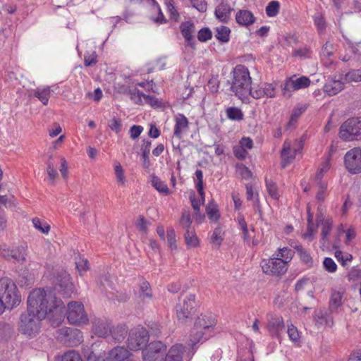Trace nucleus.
I'll use <instances>...</instances> for the list:
<instances>
[{
    "label": "nucleus",
    "instance_id": "1",
    "mask_svg": "<svg viewBox=\"0 0 361 361\" xmlns=\"http://www.w3.org/2000/svg\"><path fill=\"white\" fill-rule=\"evenodd\" d=\"M27 303V310L20 315L18 331L27 338H33L39 333L43 319L59 324L63 317V302L50 290H33L28 295Z\"/></svg>",
    "mask_w": 361,
    "mask_h": 361
},
{
    "label": "nucleus",
    "instance_id": "2",
    "mask_svg": "<svg viewBox=\"0 0 361 361\" xmlns=\"http://www.w3.org/2000/svg\"><path fill=\"white\" fill-rule=\"evenodd\" d=\"M216 324V317L212 313L202 314L196 319L189 341L192 350L199 342L203 343L213 336Z\"/></svg>",
    "mask_w": 361,
    "mask_h": 361
},
{
    "label": "nucleus",
    "instance_id": "3",
    "mask_svg": "<svg viewBox=\"0 0 361 361\" xmlns=\"http://www.w3.org/2000/svg\"><path fill=\"white\" fill-rule=\"evenodd\" d=\"M231 91L241 100L248 98L250 93L252 78L248 68L244 65H237L231 72Z\"/></svg>",
    "mask_w": 361,
    "mask_h": 361
},
{
    "label": "nucleus",
    "instance_id": "4",
    "mask_svg": "<svg viewBox=\"0 0 361 361\" xmlns=\"http://www.w3.org/2000/svg\"><path fill=\"white\" fill-rule=\"evenodd\" d=\"M0 299L4 310H12L21 302V295L14 281L8 277L0 279Z\"/></svg>",
    "mask_w": 361,
    "mask_h": 361
},
{
    "label": "nucleus",
    "instance_id": "5",
    "mask_svg": "<svg viewBox=\"0 0 361 361\" xmlns=\"http://www.w3.org/2000/svg\"><path fill=\"white\" fill-rule=\"evenodd\" d=\"M63 305H65L63 304ZM64 310L63 317L61 322L63 320L65 315H66L68 322L71 324L83 325L89 321L84 305L80 302L71 301L68 303L67 310L66 306H64Z\"/></svg>",
    "mask_w": 361,
    "mask_h": 361
},
{
    "label": "nucleus",
    "instance_id": "6",
    "mask_svg": "<svg viewBox=\"0 0 361 361\" xmlns=\"http://www.w3.org/2000/svg\"><path fill=\"white\" fill-rule=\"evenodd\" d=\"M340 137L345 141L361 140V118H350L340 127Z\"/></svg>",
    "mask_w": 361,
    "mask_h": 361
},
{
    "label": "nucleus",
    "instance_id": "7",
    "mask_svg": "<svg viewBox=\"0 0 361 361\" xmlns=\"http://www.w3.org/2000/svg\"><path fill=\"white\" fill-rule=\"evenodd\" d=\"M57 333V339L69 347L76 346L83 341L82 333L78 329L63 327L59 329Z\"/></svg>",
    "mask_w": 361,
    "mask_h": 361
},
{
    "label": "nucleus",
    "instance_id": "8",
    "mask_svg": "<svg viewBox=\"0 0 361 361\" xmlns=\"http://www.w3.org/2000/svg\"><path fill=\"white\" fill-rule=\"evenodd\" d=\"M195 295L190 294L176 306V317L179 322L184 324L190 319L195 312Z\"/></svg>",
    "mask_w": 361,
    "mask_h": 361
},
{
    "label": "nucleus",
    "instance_id": "9",
    "mask_svg": "<svg viewBox=\"0 0 361 361\" xmlns=\"http://www.w3.org/2000/svg\"><path fill=\"white\" fill-rule=\"evenodd\" d=\"M166 351V345L162 342H151L142 352L143 361H164Z\"/></svg>",
    "mask_w": 361,
    "mask_h": 361
},
{
    "label": "nucleus",
    "instance_id": "10",
    "mask_svg": "<svg viewBox=\"0 0 361 361\" xmlns=\"http://www.w3.org/2000/svg\"><path fill=\"white\" fill-rule=\"evenodd\" d=\"M286 264V261L279 257L262 259L260 263L263 272L273 276H279L285 274L288 269Z\"/></svg>",
    "mask_w": 361,
    "mask_h": 361
},
{
    "label": "nucleus",
    "instance_id": "11",
    "mask_svg": "<svg viewBox=\"0 0 361 361\" xmlns=\"http://www.w3.org/2000/svg\"><path fill=\"white\" fill-rule=\"evenodd\" d=\"M344 163L346 169L352 174L361 172V149L355 147L345 154Z\"/></svg>",
    "mask_w": 361,
    "mask_h": 361
},
{
    "label": "nucleus",
    "instance_id": "12",
    "mask_svg": "<svg viewBox=\"0 0 361 361\" xmlns=\"http://www.w3.org/2000/svg\"><path fill=\"white\" fill-rule=\"evenodd\" d=\"M149 331L142 327L130 334L128 338V346L130 350H137L146 346L149 341Z\"/></svg>",
    "mask_w": 361,
    "mask_h": 361
},
{
    "label": "nucleus",
    "instance_id": "13",
    "mask_svg": "<svg viewBox=\"0 0 361 361\" xmlns=\"http://www.w3.org/2000/svg\"><path fill=\"white\" fill-rule=\"evenodd\" d=\"M55 290L61 293L63 297L68 298L73 292V284L70 275L64 271L59 273L55 278Z\"/></svg>",
    "mask_w": 361,
    "mask_h": 361
},
{
    "label": "nucleus",
    "instance_id": "14",
    "mask_svg": "<svg viewBox=\"0 0 361 361\" xmlns=\"http://www.w3.org/2000/svg\"><path fill=\"white\" fill-rule=\"evenodd\" d=\"M180 32L185 39V46L192 49H196V40L195 38V25L192 20L183 21L179 26Z\"/></svg>",
    "mask_w": 361,
    "mask_h": 361
},
{
    "label": "nucleus",
    "instance_id": "15",
    "mask_svg": "<svg viewBox=\"0 0 361 361\" xmlns=\"http://www.w3.org/2000/svg\"><path fill=\"white\" fill-rule=\"evenodd\" d=\"M0 255L4 258L8 259L11 258L18 262L25 259V250L22 246L10 249L6 245H1Z\"/></svg>",
    "mask_w": 361,
    "mask_h": 361
},
{
    "label": "nucleus",
    "instance_id": "16",
    "mask_svg": "<svg viewBox=\"0 0 361 361\" xmlns=\"http://www.w3.org/2000/svg\"><path fill=\"white\" fill-rule=\"evenodd\" d=\"M267 328L273 337H279L280 331L285 329L283 317L272 314H268Z\"/></svg>",
    "mask_w": 361,
    "mask_h": 361
},
{
    "label": "nucleus",
    "instance_id": "17",
    "mask_svg": "<svg viewBox=\"0 0 361 361\" xmlns=\"http://www.w3.org/2000/svg\"><path fill=\"white\" fill-rule=\"evenodd\" d=\"M111 323L105 319H94L92 322V331L99 337L106 338L111 331Z\"/></svg>",
    "mask_w": 361,
    "mask_h": 361
},
{
    "label": "nucleus",
    "instance_id": "18",
    "mask_svg": "<svg viewBox=\"0 0 361 361\" xmlns=\"http://www.w3.org/2000/svg\"><path fill=\"white\" fill-rule=\"evenodd\" d=\"M130 359H133L130 351L123 346H116L110 350L106 361H125Z\"/></svg>",
    "mask_w": 361,
    "mask_h": 361
},
{
    "label": "nucleus",
    "instance_id": "19",
    "mask_svg": "<svg viewBox=\"0 0 361 361\" xmlns=\"http://www.w3.org/2000/svg\"><path fill=\"white\" fill-rule=\"evenodd\" d=\"M175 121L173 135L180 139L182 133L188 128L189 122L186 116L182 114L176 116Z\"/></svg>",
    "mask_w": 361,
    "mask_h": 361
},
{
    "label": "nucleus",
    "instance_id": "20",
    "mask_svg": "<svg viewBox=\"0 0 361 361\" xmlns=\"http://www.w3.org/2000/svg\"><path fill=\"white\" fill-rule=\"evenodd\" d=\"M233 9L228 3L222 1L215 8V16L221 22L226 23L230 18L231 12Z\"/></svg>",
    "mask_w": 361,
    "mask_h": 361
},
{
    "label": "nucleus",
    "instance_id": "21",
    "mask_svg": "<svg viewBox=\"0 0 361 361\" xmlns=\"http://www.w3.org/2000/svg\"><path fill=\"white\" fill-rule=\"evenodd\" d=\"M344 88V83L340 80L331 79L323 87L324 91L329 96L336 95Z\"/></svg>",
    "mask_w": 361,
    "mask_h": 361
},
{
    "label": "nucleus",
    "instance_id": "22",
    "mask_svg": "<svg viewBox=\"0 0 361 361\" xmlns=\"http://www.w3.org/2000/svg\"><path fill=\"white\" fill-rule=\"evenodd\" d=\"M236 22L243 26H249L255 23V17L247 10H240L235 15Z\"/></svg>",
    "mask_w": 361,
    "mask_h": 361
},
{
    "label": "nucleus",
    "instance_id": "23",
    "mask_svg": "<svg viewBox=\"0 0 361 361\" xmlns=\"http://www.w3.org/2000/svg\"><path fill=\"white\" fill-rule=\"evenodd\" d=\"M184 347L181 344L172 346L165 355L164 361H182Z\"/></svg>",
    "mask_w": 361,
    "mask_h": 361
},
{
    "label": "nucleus",
    "instance_id": "24",
    "mask_svg": "<svg viewBox=\"0 0 361 361\" xmlns=\"http://www.w3.org/2000/svg\"><path fill=\"white\" fill-rule=\"evenodd\" d=\"M128 334V328L126 325H118L116 326H111L110 335L112 338L117 341L121 342L124 340Z\"/></svg>",
    "mask_w": 361,
    "mask_h": 361
},
{
    "label": "nucleus",
    "instance_id": "25",
    "mask_svg": "<svg viewBox=\"0 0 361 361\" xmlns=\"http://www.w3.org/2000/svg\"><path fill=\"white\" fill-rule=\"evenodd\" d=\"M294 248L297 251L302 263H304L307 267H313V259L307 250L303 248L301 245H296Z\"/></svg>",
    "mask_w": 361,
    "mask_h": 361
},
{
    "label": "nucleus",
    "instance_id": "26",
    "mask_svg": "<svg viewBox=\"0 0 361 361\" xmlns=\"http://www.w3.org/2000/svg\"><path fill=\"white\" fill-rule=\"evenodd\" d=\"M183 235L185 244L188 248H195L199 246L200 240L194 229L187 230Z\"/></svg>",
    "mask_w": 361,
    "mask_h": 361
},
{
    "label": "nucleus",
    "instance_id": "27",
    "mask_svg": "<svg viewBox=\"0 0 361 361\" xmlns=\"http://www.w3.org/2000/svg\"><path fill=\"white\" fill-rule=\"evenodd\" d=\"M215 37L221 43H227L230 40L231 30L229 27L221 25L215 28Z\"/></svg>",
    "mask_w": 361,
    "mask_h": 361
},
{
    "label": "nucleus",
    "instance_id": "28",
    "mask_svg": "<svg viewBox=\"0 0 361 361\" xmlns=\"http://www.w3.org/2000/svg\"><path fill=\"white\" fill-rule=\"evenodd\" d=\"M151 183L152 185L159 192L163 193L164 195H169L170 193L167 185L164 181H162L158 176L152 175Z\"/></svg>",
    "mask_w": 361,
    "mask_h": 361
},
{
    "label": "nucleus",
    "instance_id": "29",
    "mask_svg": "<svg viewBox=\"0 0 361 361\" xmlns=\"http://www.w3.org/2000/svg\"><path fill=\"white\" fill-rule=\"evenodd\" d=\"M152 142L149 140H143V143L141 147L142 157L143 161V166L145 168H148L150 165L149 155L150 152Z\"/></svg>",
    "mask_w": 361,
    "mask_h": 361
},
{
    "label": "nucleus",
    "instance_id": "30",
    "mask_svg": "<svg viewBox=\"0 0 361 361\" xmlns=\"http://www.w3.org/2000/svg\"><path fill=\"white\" fill-rule=\"evenodd\" d=\"M140 298L145 301L146 299L151 300L153 297L150 284L147 281H142L140 285Z\"/></svg>",
    "mask_w": 361,
    "mask_h": 361
},
{
    "label": "nucleus",
    "instance_id": "31",
    "mask_svg": "<svg viewBox=\"0 0 361 361\" xmlns=\"http://www.w3.org/2000/svg\"><path fill=\"white\" fill-rule=\"evenodd\" d=\"M15 334V329L13 325L8 323L0 324V337L7 341Z\"/></svg>",
    "mask_w": 361,
    "mask_h": 361
},
{
    "label": "nucleus",
    "instance_id": "32",
    "mask_svg": "<svg viewBox=\"0 0 361 361\" xmlns=\"http://www.w3.org/2000/svg\"><path fill=\"white\" fill-rule=\"evenodd\" d=\"M197 181L195 182V188L201 197L202 203L204 202V183H203V172L202 170L197 169L195 173Z\"/></svg>",
    "mask_w": 361,
    "mask_h": 361
},
{
    "label": "nucleus",
    "instance_id": "33",
    "mask_svg": "<svg viewBox=\"0 0 361 361\" xmlns=\"http://www.w3.org/2000/svg\"><path fill=\"white\" fill-rule=\"evenodd\" d=\"M226 114L231 121H240L244 118V114L240 109L235 106H231L226 109Z\"/></svg>",
    "mask_w": 361,
    "mask_h": 361
},
{
    "label": "nucleus",
    "instance_id": "34",
    "mask_svg": "<svg viewBox=\"0 0 361 361\" xmlns=\"http://www.w3.org/2000/svg\"><path fill=\"white\" fill-rule=\"evenodd\" d=\"M206 213L209 219L214 222H216L220 218V214L218 206L214 202H210L206 207Z\"/></svg>",
    "mask_w": 361,
    "mask_h": 361
},
{
    "label": "nucleus",
    "instance_id": "35",
    "mask_svg": "<svg viewBox=\"0 0 361 361\" xmlns=\"http://www.w3.org/2000/svg\"><path fill=\"white\" fill-rule=\"evenodd\" d=\"M342 298L341 292L334 291L331 293L329 301V308L331 312L336 310L342 305Z\"/></svg>",
    "mask_w": 361,
    "mask_h": 361
},
{
    "label": "nucleus",
    "instance_id": "36",
    "mask_svg": "<svg viewBox=\"0 0 361 361\" xmlns=\"http://www.w3.org/2000/svg\"><path fill=\"white\" fill-rule=\"evenodd\" d=\"M50 87H46L43 89H40L37 87L35 90L34 95L35 97H37L43 104L47 105L49 102V98L50 96Z\"/></svg>",
    "mask_w": 361,
    "mask_h": 361
},
{
    "label": "nucleus",
    "instance_id": "37",
    "mask_svg": "<svg viewBox=\"0 0 361 361\" xmlns=\"http://www.w3.org/2000/svg\"><path fill=\"white\" fill-rule=\"evenodd\" d=\"M280 10V4L278 1H271L266 6L265 11L268 17L272 18L276 16Z\"/></svg>",
    "mask_w": 361,
    "mask_h": 361
},
{
    "label": "nucleus",
    "instance_id": "38",
    "mask_svg": "<svg viewBox=\"0 0 361 361\" xmlns=\"http://www.w3.org/2000/svg\"><path fill=\"white\" fill-rule=\"evenodd\" d=\"M310 80L306 76H301L295 80L292 79L293 90H298L306 88L310 85Z\"/></svg>",
    "mask_w": 361,
    "mask_h": 361
},
{
    "label": "nucleus",
    "instance_id": "39",
    "mask_svg": "<svg viewBox=\"0 0 361 361\" xmlns=\"http://www.w3.org/2000/svg\"><path fill=\"white\" fill-rule=\"evenodd\" d=\"M192 222V221L190 212L186 211L183 212L179 220V224L185 231L193 229L191 228Z\"/></svg>",
    "mask_w": 361,
    "mask_h": 361
},
{
    "label": "nucleus",
    "instance_id": "40",
    "mask_svg": "<svg viewBox=\"0 0 361 361\" xmlns=\"http://www.w3.org/2000/svg\"><path fill=\"white\" fill-rule=\"evenodd\" d=\"M164 4L166 6L167 11L170 14V18L173 19L175 21H178L179 19V13L176 10L173 0H164Z\"/></svg>",
    "mask_w": 361,
    "mask_h": 361
},
{
    "label": "nucleus",
    "instance_id": "41",
    "mask_svg": "<svg viewBox=\"0 0 361 361\" xmlns=\"http://www.w3.org/2000/svg\"><path fill=\"white\" fill-rule=\"evenodd\" d=\"M224 240V236L222 229L220 226L216 227L212 233L211 237V242L213 244H216L217 247H219Z\"/></svg>",
    "mask_w": 361,
    "mask_h": 361
},
{
    "label": "nucleus",
    "instance_id": "42",
    "mask_svg": "<svg viewBox=\"0 0 361 361\" xmlns=\"http://www.w3.org/2000/svg\"><path fill=\"white\" fill-rule=\"evenodd\" d=\"M32 224L34 227L42 233L47 234L50 231V226L47 223L41 221L39 218L35 217L32 219Z\"/></svg>",
    "mask_w": 361,
    "mask_h": 361
},
{
    "label": "nucleus",
    "instance_id": "43",
    "mask_svg": "<svg viewBox=\"0 0 361 361\" xmlns=\"http://www.w3.org/2000/svg\"><path fill=\"white\" fill-rule=\"evenodd\" d=\"M278 250L279 254L277 255V256H280L279 258H281L282 260L286 261V264H287L292 259L294 255V252L292 250L289 249L287 247H284L283 248H279Z\"/></svg>",
    "mask_w": 361,
    "mask_h": 361
},
{
    "label": "nucleus",
    "instance_id": "44",
    "mask_svg": "<svg viewBox=\"0 0 361 361\" xmlns=\"http://www.w3.org/2000/svg\"><path fill=\"white\" fill-rule=\"evenodd\" d=\"M265 181H266L267 189V191H268L269 195L275 200L279 199V195L278 193V188H277L276 183H274L271 180H268L267 178H266Z\"/></svg>",
    "mask_w": 361,
    "mask_h": 361
},
{
    "label": "nucleus",
    "instance_id": "45",
    "mask_svg": "<svg viewBox=\"0 0 361 361\" xmlns=\"http://www.w3.org/2000/svg\"><path fill=\"white\" fill-rule=\"evenodd\" d=\"M212 37V32L211 30L207 27L200 29L197 32V39L201 42H205Z\"/></svg>",
    "mask_w": 361,
    "mask_h": 361
},
{
    "label": "nucleus",
    "instance_id": "46",
    "mask_svg": "<svg viewBox=\"0 0 361 361\" xmlns=\"http://www.w3.org/2000/svg\"><path fill=\"white\" fill-rule=\"evenodd\" d=\"M332 229V221L331 219H326V221L322 224V240L323 241H326L328 240V236L330 234Z\"/></svg>",
    "mask_w": 361,
    "mask_h": 361
},
{
    "label": "nucleus",
    "instance_id": "47",
    "mask_svg": "<svg viewBox=\"0 0 361 361\" xmlns=\"http://www.w3.org/2000/svg\"><path fill=\"white\" fill-rule=\"evenodd\" d=\"M176 232L173 228L167 229V241L169 247L171 250H176L177 248Z\"/></svg>",
    "mask_w": 361,
    "mask_h": 361
},
{
    "label": "nucleus",
    "instance_id": "48",
    "mask_svg": "<svg viewBox=\"0 0 361 361\" xmlns=\"http://www.w3.org/2000/svg\"><path fill=\"white\" fill-rule=\"evenodd\" d=\"M59 361H82V359L78 353L69 350L64 353Z\"/></svg>",
    "mask_w": 361,
    "mask_h": 361
},
{
    "label": "nucleus",
    "instance_id": "49",
    "mask_svg": "<svg viewBox=\"0 0 361 361\" xmlns=\"http://www.w3.org/2000/svg\"><path fill=\"white\" fill-rule=\"evenodd\" d=\"M345 80L348 81L360 82L361 81V68L353 69L345 74Z\"/></svg>",
    "mask_w": 361,
    "mask_h": 361
},
{
    "label": "nucleus",
    "instance_id": "50",
    "mask_svg": "<svg viewBox=\"0 0 361 361\" xmlns=\"http://www.w3.org/2000/svg\"><path fill=\"white\" fill-rule=\"evenodd\" d=\"M152 5L157 8L158 11V16L157 18H153L152 20L158 24H162L166 23V20L161 12V8L156 0H152Z\"/></svg>",
    "mask_w": 361,
    "mask_h": 361
},
{
    "label": "nucleus",
    "instance_id": "51",
    "mask_svg": "<svg viewBox=\"0 0 361 361\" xmlns=\"http://www.w3.org/2000/svg\"><path fill=\"white\" fill-rule=\"evenodd\" d=\"M323 266L326 271L334 273L337 269V265L331 257H325L323 261Z\"/></svg>",
    "mask_w": 361,
    "mask_h": 361
},
{
    "label": "nucleus",
    "instance_id": "52",
    "mask_svg": "<svg viewBox=\"0 0 361 361\" xmlns=\"http://www.w3.org/2000/svg\"><path fill=\"white\" fill-rule=\"evenodd\" d=\"M314 23L319 32L323 31L326 27L325 19L320 13H317L314 16Z\"/></svg>",
    "mask_w": 361,
    "mask_h": 361
},
{
    "label": "nucleus",
    "instance_id": "53",
    "mask_svg": "<svg viewBox=\"0 0 361 361\" xmlns=\"http://www.w3.org/2000/svg\"><path fill=\"white\" fill-rule=\"evenodd\" d=\"M109 127L116 133H119L122 129L121 120L114 117L109 121Z\"/></svg>",
    "mask_w": 361,
    "mask_h": 361
},
{
    "label": "nucleus",
    "instance_id": "54",
    "mask_svg": "<svg viewBox=\"0 0 361 361\" xmlns=\"http://www.w3.org/2000/svg\"><path fill=\"white\" fill-rule=\"evenodd\" d=\"M97 63V55L95 51L92 54H86L84 56V63L85 66H93Z\"/></svg>",
    "mask_w": 361,
    "mask_h": 361
},
{
    "label": "nucleus",
    "instance_id": "55",
    "mask_svg": "<svg viewBox=\"0 0 361 361\" xmlns=\"http://www.w3.org/2000/svg\"><path fill=\"white\" fill-rule=\"evenodd\" d=\"M233 154L239 160H244L247 155V152L240 145H235L233 148Z\"/></svg>",
    "mask_w": 361,
    "mask_h": 361
},
{
    "label": "nucleus",
    "instance_id": "56",
    "mask_svg": "<svg viewBox=\"0 0 361 361\" xmlns=\"http://www.w3.org/2000/svg\"><path fill=\"white\" fill-rule=\"evenodd\" d=\"M330 169V162L329 160L325 161L322 163L319 167L318 171L316 173L315 180H321L324 176V174Z\"/></svg>",
    "mask_w": 361,
    "mask_h": 361
},
{
    "label": "nucleus",
    "instance_id": "57",
    "mask_svg": "<svg viewBox=\"0 0 361 361\" xmlns=\"http://www.w3.org/2000/svg\"><path fill=\"white\" fill-rule=\"evenodd\" d=\"M115 170V175L116 178L117 182L121 185H124L125 183V176H124V171L121 166V165L118 163L114 168Z\"/></svg>",
    "mask_w": 361,
    "mask_h": 361
},
{
    "label": "nucleus",
    "instance_id": "58",
    "mask_svg": "<svg viewBox=\"0 0 361 361\" xmlns=\"http://www.w3.org/2000/svg\"><path fill=\"white\" fill-rule=\"evenodd\" d=\"M128 94L130 95V98L132 99L136 100L135 102L137 104H140L142 102V97L145 96V94L140 91L136 87L132 90H129Z\"/></svg>",
    "mask_w": 361,
    "mask_h": 361
},
{
    "label": "nucleus",
    "instance_id": "59",
    "mask_svg": "<svg viewBox=\"0 0 361 361\" xmlns=\"http://www.w3.org/2000/svg\"><path fill=\"white\" fill-rule=\"evenodd\" d=\"M263 90H264V97H267L269 98L275 97L276 87L273 83H264Z\"/></svg>",
    "mask_w": 361,
    "mask_h": 361
},
{
    "label": "nucleus",
    "instance_id": "60",
    "mask_svg": "<svg viewBox=\"0 0 361 361\" xmlns=\"http://www.w3.org/2000/svg\"><path fill=\"white\" fill-rule=\"evenodd\" d=\"M281 91L283 96H290V92L294 91L292 84V78H288L285 83L281 85Z\"/></svg>",
    "mask_w": 361,
    "mask_h": 361
},
{
    "label": "nucleus",
    "instance_id": "61",
    "mask_svg": "<svg viewBox=\"0 0 361 361\" xmlns=\"http://www.w3.org/2000/svg\"><path fill=\"white\" fill-rule=\"evenodd\" d=\"M193 7L200 12H205L207 11V4L205 0H190Z\"/></svg>",
    "mask_w": 361,
    "mask_h": 361
},
{
    "label": "nucleus",
    "instance_id": "62",
    "mask_svg": "<svg viewBox=\"0 0 361 361\" xmlns=\"http://www.w3.org/2000/svg\"><path fill=\"white\" fill-rule=\"evenodd\" d=\"M348 279L349 281L361 279V269L357 267H353L348 274Z\"/></svg>",
    "mask_w": 361,
    "mask_h": 361
},
{
    "label": "nucleus",
    "instance_id": "63",
    "mask_svg": "<svg viewBox=\"0 0 361 361\" xmlns=\"http://www.w3.org/2000/svg\"><path fill=\"white\" fill-rule=\"evenodd\" d=\"M75 264L80 275L82 271H86L89 269V262L86 259H80L78 261L75 262Z\"/></svg>",
    "mask_w": 361,
    "mask_h": 361
},
{
    "label": "nucleus",
    "instance_id": "64",
    "mask_svg": "<svg viewBox=\"0 0 361 361\" xmlns=\"http://www.w3.org/2000/svg\"><path fill=\"white\" fill-rule=\"evenodd\" d=\"M148 221L144 218L143 216H140L136 224V226L140 231H141L144 233H147L148 231Z\"/></svg>",
    "mask_w": 361,
    "mask_h": 361
}]
</instances>
